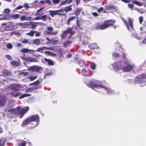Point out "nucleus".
I'll list each match as a JSON object with an SVG mask.
<instances>
[{"label":"nucleus","instance_id":"obj_41","mask_svg":"<svg viewBox=\"0 0 146 146\" xmlns=\"http://www.w3.org/2000/svg\"><path fill=\"white\" fill-rule=\"evenodd\" d=\"M31 96V95L29 94H25L22 95L21 96L19 97V99L23 98L25 97L29 96Z\"/></svg>","mask_w":146,"mask_h":146},{"label":"nucleus","instance_id":"obj_36","mask_svg":"<svg viewBox=\"0 0 146 146\" xmlns=\"http://www.w3.org/2000/svg\"><path fill=\"white\" fill-rule=\"evenodd\" d=\"M40 42V40L38 39H36L33 42V43L36 45H38Z\"/></svg>","mask_w":146,"mask_h":146},{"label":"nucleus","instance_id":"obj_63","mask_svg":"<svg viewBox=\"0 0 146 146\" xmlns=\"http://www.w3.org/2000/svg\"><path fill=\"white\" fill-rule=\"evenodd\" d=\"M45 3H46L49 5L51 4V1L50 0H45Z\"/></svg>","mask_w":146,"mask_h":146},{"label":"nucleus","instance_id":"obj_26","mask_svg":"<svg viewBox=\"0 0 146 146\" xmlns=\"http://www.w3.org/2000/svg\"><path fill=\"white\" fill-rule=\"evenodd\" d=\"M72 5H70L65 7L64 8V10L66 13H67L68 12L71 11L72 10V9L71 7Z\"/></svg>","mask_w":146,"mask_h":146},{"label":"nucleus","instance_id":"obj_39","mask_svg":"<svg viewBox=\"0 0 146 146\" xmlns=\"http://www.w3.org/2000/svg\"><path fill=\"white\" fill-rule=\"evenodd\" d=\"M87 72L86 69L84 68L82 70V74L84 76H88Z\"/></svg>","mask_w":146,"mask_h":146},{"label":"nucleus","instance_id":"obj_22","mask_svg":"<svg viewBox=\"0 0 146 146\" xmlns=\"http://www.w3.org/2000/svg\"><path fill=\"white\" fill-rule=\"evenodd\" d=\"M2 74L3 76H11L12 75L11 72L10 71H8L6 70H4L2 72Z\"/></svg>","mask_w":146,"mask_h":146},{"label":"nucleus","instance_id":"obj_5","mask_svg":"<svg viewBox=\"0 0 146 146\" xmlns=\"http://www.w3.org/2000/svg\"><path fill=\"white\" fill-rule=\"evenodd\" d=\"M115 20L112 19L105 21L103 24L96 26L95 27V29H106L110 26L112 25L115 23Z\"/></svg>","mask_w":146,"mask_h":146},{"label":"nucleus","instance_id":"obj_23","mask_svg":"<svg viewBox=\"0 0 146 146\" xmlns=\"http://www.w3.org/2000/svg\"><path fill=\"white\" fill-rule=\"evenodd\" d=\"M89 48L91 49H98L99 48L96 44H90L89 46Z\"/></svg>","mask_w":146,"mask_h":146},{"label":"nucleus","instance_id":"obj_61","mask_svg":"<svg viewBox=\"0 0 146 146\" xmlns=\"http://www.w3.org/2000/svg\"><path fill=\"white\" fill-rule=\"evenodd\" d=\"M44 9V7H41L40 9H39L37 10L36 11V12L37 13H38L39 12H40L43 10Z\"/></svg>","mask_w":146,"mask_h":146},{"label":"nucleus","instance_id":"obj_9","mask_svg":"<svg viewBox=\"0 0 146 146\" xmlns=\"http://www.w3.org/2000/svg\"><path fill=\"white\" fill-rule=\"evenodd\" d=\"M135 82L139 84L144 83L146 81V74H143L138 76L135 78Z\"/></svg>","mask_w":146,"mask_h":146},{"label":"nucleus","instance_id":"obj_40","mask_svg":"<svg viewBox=\"0 0 146 146\" xmlns=\"http://www.w3.org/2000/svg\"><path fill=\"white\" fill-rule=\"evenodd\" d=\"M6 46L7 48L9 49H11L13 48V45L12 44L9 43H7Z\"/></svg>","mask_w":146,"mask_h":146},{"label":"nucleus","instance_id":"obj_25","mask_svg":"<svg viewBox=\"0 0 146 146\" xmlns=\"http://www.w3.org/2000/svg\"><path fill=\"white\" fill-rule=\"evenodd\" d=\"M20 17V15L18 14H16L12 15H11L10 17L13 19H17L19 18Z\"/></svg>","mask_w":146,"mask_h":146},{"label":"nucleus","instance_id":"obj_48","mask_svg":"<svg viewBox=\"0 0 146 146\" xmlns=\"http://www.w3.org/2000/svg\"><path fill=\"white\" fill-rule=\"evenodd\" d=\"M26 21H34V19L30 16L28 17L26 16Z\"/></svg>","mask_w":146,"mask_h":146},{"label":"nucleus","instance_id":"obj_21","mask_svg":"<svg viewBox=\"0 0 146 146\" xmlns=\"http://www.w3.org/2000/svg\"><path fill=\"white\" fill-rule=\"evenodd\" d=\"M17 26H20L22 28L24 29L26 28L27 25L28 24V22H26L24 23H19L17 24Z\"/></svg>","mask_w":146,"mask_h":146},{"label":"nucleus","instance_id":"obj_37","mask_svg":"<svg viewBox=\"0 0 146 146\" xmlns=\"http://www.w3.org/2000/svg\"><path fill=\"white\" fill-rule=\"evenodd\" d=\"M71 43L72 42L71 41H67L65 42L64 43V47H66L70 45Z\"/></svg>","mask_w":146,"mask_h":146},{"label":"nucleus","instance_id":"obj_8","mask_svg":"<svg viewBox=\"0 0 146 146\" xmlns=\"http://www.w3.org/2000/svg\"><path fill=\"white\" fill-rule=\"evenodd\" d=\"M39 117L37 115H35L29 117V119L31 123V124L34 125V126L38 125L39 123Z\"/></svg>","mask_w":146,"mask_h":146},{"label":"nucleus","instance_id":"obj_11","mask_svg":"<svg viewBox=\"0 0 146 146\" xmlns=\"http://www.w3.org/2000/svg\"><path fill=\"white\" fill-rule=\"evenodd\" d=\"M9 25H8V27H6L4 28V31H9L12 30H15L17 29L18 27L17 24L15 25H13V22H9Z\"/></svg>","mask_w":146,"mask_h":146},{"label":"nucleus","instance_id":"obj_54","mask_svg":"<svg viewBox=\"0 0 146 146\" xmlns=\"http://www.w3.org/2000/svg\"><path fill=\"white\" fill-rule=\"evenodd\" d=\"M28 74L27 72H22L19 73V75H22L23 76H26Z\"/></svg>","mask_w":146,"mask_h":146},{"label":"nucleus","instance_id":"obj_43","mask_svg":"<svg viewBox=\"0 0 146 146\" xmlns=\"http://www.w3.org/2000/svg\"><path fill=\"white\" fill-rule=\"evenodd\" d=\"M20 20L21 21H23L26 20V16L25 15L21 16L19 17Z\"/></svg>","mask_w":146,"mask_h":146},{"label":"nucleus","instance_id":"obj_35","mask_svg":"<svg viewBox=\"0 0 146 146\" xmlns=\"http://www.w3.org/2000/svg\"><path fill=\"white\" fill-rule=\"evenodd\" d=\"M90 68L92 70L96 69V65L94 62H91L90 64Z\"/></svg>","mask_w":146,"mask_h":146},{"label":"nucleus","instance_id":"obj_45","mask_svg":"<svg viewBox=\"0 0 146 146\" xmlns=\"http://www.w3.org/2000/svg\"><path fill=\"white\" fill-rule=\"evenodd\" d=\"M5 57L6 58L10 60H12L13 59L11 56L9 54H6Z\"/></svg>","mask_w":146,"mask_h":146},{"label":"nucleus","instance_id":"obj_27","mask_svg":"<svg viewBox=\"0 0 146 146\" xmlns=\"http://www.w3.org/2000/svg\"><path fill=\"white\" fill-rule=\"evenodd\" d=\"M31 122L30 120L29 119V117L25 120L23 122L22 124V126H25V125H27L30 123Z\"/></svg>","mask_w":146,"mask_h":146},{"label":"nucleus","instance_id":"obj_14","mask_svg":"<svg viewBox=\"0 0 146 146\" xmlns=\"http://www.w3.org/2000/svg\"><path fill=\"white\" fill-rule=\"evenodd\" d=\"M28 69L31 71L38 72L41 69V67L38 66H33L30 67Z\"/></svg>","mask_w":146,"mask_h":146},{"label":"nucleus","instance_id":"obj_34","mask_svg":"<svg viewBox=\"0 0 146 146\" xmlns=\"http://www.w3.org/2000/svg\"><path fill=\"white\" fill-rule=\"evenodd\" d=\"M44 53L47 55L50 56H56V54L51 52L48 51H46L44 52Z\"/></svg>","mask_w":146,"mask_h":146},{"label":"nucleus","instance_id":"obj_30","mask_svg":"<svg viewBox=\"0 0 146 146\" xmlns=\"http://www.w3.org/2000/svg\"><path fill=\"white\" fill-rule=\"evenodd\" d=\"M76 18L75 16L70 17L67 20V25H70V24L71 22L73 21Z\"/></svg>","mask_w":146,"mask_h":146},{"label":"nucleus","instance_id":"obj_38","mask_svg":"<svg viewBox=\"0 0 146 146\" xmlns=\"http://www.w3.org/2000/svg\"><path fill=\"white\" fill-rule=\"evenodd\" d=\"M35 33V31H30V32L27 33L26 35L31 36H34V34Z\"/></svg>","mask_w":146,"mask_h":146},{"label":"nucleus","instance_id":"obj_31","mask_svg":"<svg viewBox=\"0 0 146 146\" xmlns=\"http://www.w3.org/2000/svg\"><path fill=\"white\" fill-rule=\"evenodd\" d=\"M106 9L108 10L114 9V7L113 5L111 4L105 6Z\"/></svg>","mask_w":146,"mask_h":146},{"label":"nucleus","instance_id":"obj_16","mask_svg":"<svg viewBox=\"0 0 146 146\" xmlns=\"http://www.w3.org/2000/svg\"><path fill=\"white\" fill-rule=\"evenodd\" d=\"M43 62H47L48 65H54L53 62L50 60L47 59L46 58H45L42 60Z\"/></svg>","mask_w":146,"mask_h":146},{"label":"nucleus","instance_id":"obj_4","mask_svg":"<svg viewBox=\"0 0 146 146\" xmlns=\"http://www.w3.org/2000/svg\"><path fill=\"white\" fill-rule=\"evenodd\" d=\"M123 56V66L122 70L124 72H129L134 69L136 66L134 64L130 65L129 62L125 57V56L123 52H122Z\"/></svg>","mask_w":146,"mask_h":146},{"label":"nucleus","instance_id":"obj_12","mask_svg":"<svg viewBox=\"0 0 146 146\" xmlns=\"http://www.w3.org/2000/svg\"><path fill=\"white\" fill-rule=\"evenodd\" d=\"M21 86L19 84H15L10 85L9 88L12 90L18 91L21 88Z\"/></svg>","mask_w":146,"mask_h":146},{"label":"nucleus","instance_id":"obj_15","mask_svg":"<svg viewBox=\"0 0 146 146\" xmlns=\"http://www.w3.org/2000/svg\"><path fill=\"white\" fill-rule=\"evenodd\" d=\"M38 23V22H28V24L27 25L26 28H31L32 29L34 28L36 26V24Z\"/></svg>","mask_w":146,"mask_h":146},{"label":"nucleus","instance_id":"obj_53","mask_svg":"<svg viewBox=\"0 0 146 146\" xmlns=\"http://www.w3.org/2000/svg\"><path fill=\"white\" fill-rule=\"evenodd\" d=\"M9 22H8L7 23H2L1 25L2 26V28H3V26H5L6 27H8V25H9L10 23H9Z\"/></svg>","mask_w":146,"mask_h":146},{"label":"nucleus","instance_id":"obj_24","mask_svg":"<svg viewBox=\"0 0 146 146\" xmlns=\"http://www.w3.org/2000/svg\"><path fill=\"white\" fill-rule=\"evenodd\" d=\"M6 102V100L5 98H1V99H0V108L4 106V103Z\"/></svg>","mask_w":146,"mask_h":146},{"label":"nucleus","instance_id":"obj_64","mask_svg":"<svg viewBox=\"0 0 146 146\" xmlns=\"http://www.w3.org/2000/svg\"><path fill=\"white\" fill-rule=\"evenodd\" d=\"M25 54H23L21 56V57L22 58V59L23 60H25V58H25Z\"/></svg>","mask_w":146,"mask_h":146},{"label":"nucleus","instance_id":"obj_57","mask_svg":"<svg viewBox=\"0 0 146 146\" xmlns=\"http://www.w3.org/2000/svg\"><path fill=\"white\" fill-rule=\"evenodd\" d=\"M23 6L21 5H19V6L17 7L15 9L14 11H16L17 10H19V9H21L23 8Z\"/></svg>","mask_w":146,"mask_h":146},{"label":"nucleus","instance_id":"obj_29","mask_svg":"<svg viewBox=\"0 0 146 146\" xmlns=\"http://www.w3.org/2000/svg\"><path fill=\"white\" fill-rule=\"evenodd\" d=\"M10 94L13 96L16 97L19 96L21 94L17 92H11Z\"/></svg>","mask_w":146,"mask_h":146},{"label":"nucleus","instance_id":"obj_6","mask_svg":"<svg viewBox=\"0 0 146 146\" xmlns=\"http://www.w3.org/2000/svg\"><path fill=\"white\" fill-rule=\"evenodd\" d=\"M40 83L39 80H37L35 82L31 83L29 84V86H31L34 85L33 87L28 88L25 90V92L27 93L31 92L33 90L39 88L38 85Z\"/></svg>","mask_w":146,"mask_h":146},{"label":"nucleus","instance_id":"obj_18","mask_svg":"<svg viewBox=\"0 0 146 146\" xmlns=\"http://www.w3.org/2000/svg\"><path fill=\"white\" fill-rule=\"evenodd\" d=\"M25 60L28 62H37L38 60L35 58L30 57H27L25 58Z\"/></svg>","mask_w":146,"mask_h":146},{"label":"nucleus","instance_id":"obj_13","mask_svg":"<svg viewBox=\"0 0 146 146\" xmlns=\"http://www.w3.org/2000/svg\"><path fill=\"white\" fill-rule=\"evenodd\" d=\"M47 31H46V33L48 35H55L57 34V32L55 31H53V28L50 27H48L46 28Z\"/></svg>","mask_w":146,"mask_h":146},{"label":"nucleus","instance_id":"obj_50","mask_svg":"<svg viewBox=\"0 0 146 146\" xmlns=\"http://www.w3.org/2000/svg\"><path fill=\"white\" fill-rule=\"evenodd\" d=\"M140 30L141 31L145 32L146 31V27L145 26H143L140 28Z\"/></svg>","mask_w":146,"mask_h":146},{"label":"nucleus","instance_id":"obj_1","mask_svg":"<svg viewBox=\"0 0 146 146\" xmlns=\"http://www.w3.org/2000/svg\"><path fill=\"white\" fill-rule=\"evenodd\" d=\"M29 110L28 106L22 108L18 106L16 108H12L8 110L7 111V115L11 118L14 117L19 115L22 116L27 113Z\"/></svg>","mask_w":146,"mask_h":146},{"label":"nucleus","instance_id":"obj_3","mask_svg":"<svg viewBox=\"0 0 146 146\" xmlns=\"http://www.w3.org/2000/svg\"><path fill=\"white\" fill-rule=\"evenodd\" d=\"M88 84L90 87L92 88L95 87L97 88H102L105 90L109 94H111L113 93V91L110 89L102 86L100 82L98 81L94 80H91L89 81Z\"/></svg>","mask_w":146,"mask_h":146},{"label":"nucleus","instance_id":"obj_52","mask_svg":"<svg viewBox=\"0 0 146 146\" xmlns=\"http://www.w3.org/2000/svg\"><path fill=\"white\" fill-rule=\"evenodd\" d=\"M128 6L130 8L131 10L133 9L134 5L132 4H128Z\"/></svg>","mask_w":146,"mask_h":146},{"label":"nucleus","instance_id":"obj_17","mask_svg":"<svg viewBox=\"0 0 146 146\" xmlns=\"http://www.w3.org/2000/svg\"><path fill=\"white\" fill-rule=\"evenodd\" d=\"M49 12H50V13L49 14V15L52 17H53L55 15H62V14L61 13H58V11H51L50 10L49 11Z\"/></svg>","mask_w":146,"mask_h":146},{"label":"nucleus","instance_id":"obj_33","mask_svg":"<svg viewBox=\"0 0 146 146\" xmlns=\"http://www.w3.org/2000/svg\"><path fill=\"white\" fill-rule=\"evenodd\" d=\"M6 142V139L5 138L0 139V146H3Z\"/></svg>","mask_w":146,"mask_h":146},{"label":"nucleus","instance_id":"obj_47","mask_svg":"<svg viewBox=\"0 0 146 146\" xmlns=\"http://www.w3.org/2000/svg\"><path fill=\"white\" fill-rule=\"evenodd\" d=\"M60 1V0H52V3L54 4H58Z\"/></svg>","mask_w":146,"mask_h":146},{"label":"nucleus","instance_id":"obj_44","mask_svg":"<svg viewBox=\"0 0 146 146\" xmlns=\"http://www.w3.org/2000/svg\"><path fill=\"white\" fill-rule=\"evenodd\" d=\"M47 16L46 15H44L40 16L41 20H42L43 21H46L47 20Z\"/></svg>","mask_w":146,"mask_h":146},{"label":"nucleus","instance_id":"obj_58","mask_svg":"<svg viewBox=\"0 0 146 146\" xmlns=\"http://www.w3.org/2000/svg\"><path fill=\"white\" fill-rule=\"evenodd\" d=\"M35 31V35L36 36H39L40 35L41 33L40 32H38L36 31Z\"/></svg>","mask_w":146,"mask_h":146},{"label":"nucleus","instance_id":"obj_7","mask_svg":"<svg viewBox=\"0 0 146 146\" xmlns=\"http://www.w3.org/2000/svg\"><path fill=\"white\" fill-rule=\"evenodd\" d=\"M45 46H42L41 48H39L37 49L34 50H33L29 49L27 48H23L21 50V52L23 53H27L30 52V53H33L35 52H39L41 53H43V50L45 49Z\"/></svg>","mask_w":146,"mask_h":146},{"label":"nucleus","instance_id":"obj_10","mask_svg":"<svg viewBox=\"0 0 146 146\" xmlns=\"http://www.w3.org/2000/svg\"><path fill=\"white\" fill-rule=\"evenodd\" d=\"M123 62L121 61H119L113 63V66L114 70L116 71L121 70H122V68L123 66Z\"/></svg>","mask_w":146,"mask_h":146},{"label":"nucleus","instance_id":"obj_19","mask_svg":"<svg viewBox=\"0 0 146 146\" xmlns=\"http://www.w3.org/2000/svg\"><path fill=\"white\" fill-rule=\"evenodd\" d=\"M72 31V29L71 28H69L67 29L65 31H64L62 35L61 36V38H64L66 36V34L67 33H69Z\"/></svg>","mask_w":146,"mask_h":146},{"label":"nucleus","instance_id":"obj_56","mask_svg":"<svg viewBox=\"0 0 146 146\" xmlns=\"http://www.w3.org/2000/svg\"><path fill=\"white\" fill-rule=\"evenodd\" d=\"M68 0H65V1H62L61 3V5H65L66 3H68Z\"/></svg>","mask_w":146,"mask_h":146},{"label":"nucleus","instance_id":"obj_60","mask_svg":"<svg viewBox=\"0 0 146 146\" xmlns=\"http://www.w3.org/2000/svg\"><path fill=\"white\" fill-rule=\"evenodd\" d=\"M34 21L35 20H41L40 16L37 17L35 18H33Z\"/></svg>","mask_w":146,"mask_h":146},{"label":"nucleus","instance_id":"obj_59","mask_svg":"<svg viewBox=\"0 0 146 146\" xmlns=\"http://www.w3.org/2000/svg\"><path fill=\"white\" fill-rule=\"evenodd\" d=\"M139 23L141 24L142 23L143 21V18L142 17H139Z\"/></svg>","mask_w":146,"mask_h":146},{"label":"nucleus","instance_id":"obj_62","mask_svg":"<svg viewBox=\"0 0 146 146\" xmlns=\"http://www.w3.org/2000/svg\"><path fill=\"white\" fill-rule=\"evenodd\" d=\"M22 42L23 43H27L28 42V41L27 39H25L22 40Z\"/></svg>","mask_w":146,"mask_h":146},{"label":"nucleus","instance_id":"obj_46","mask_svg":"<svg viewBox=\"0 0 146 146\" xmlns=\"http://www.w3.org/2000/svg\"><path fill=\"white\" fill-rule=\"evenodd\" d=\"M81 10V9L80 8H78L77 9L76 11V17L77 18H78V14H80V11Z\"/></svg>","mask_w":146,"mask_h":146},{"label":"nucleus","instance_id":"obj_28","mask_svg":"<svg viewBox=\"0 0 146 146\" xmlns=\"http://www.w3.org/2000/svg\"><path fill=\"white\" fill-rule=\"evenodd\" d=\"M131 2L135 4H136L138 6H141L143 4V3H141L140 2H139L137 1L134 0H132Z\"/></svg>","mask_w":146,"mask_h":146},{"label":"nucleus","instance_id":"obj_20","mask_svg":"<svg viewBox=\"0 0 146 146\" xmlns=\"http://www.w3.org/2000/svg\"><path fill=\"white\" fill-rule=\"evenodd\" d=\"M36 78V76H31L29 77H27L24 80V81L27 82H29L30 81H32L34 80Z\"/></svg>","mask_w":146,"mask_h":146},{"label":"nucleus","instance_id":"obj_49","mask_svg":"<svg viewBox=\"0 0 146 146\" xmlns=\"http://www.w3.org/2000/svg\"><path fill=\"white\" fill-rule=\"evenodd\" d=\"M26 144V141H23L19 144V146H25Z\"/></svg>","mask_w":146,"mask_h":146},{"label":"nucleus","instance_id":"obj_51","mask_svg":"<svg viewBox=\"0 0 146 146\" xmlns=\"http://www.w3.org/2000/svg\"><path fill=\"white\" fill-rule=\"evenodd\" d=\"M4 11L5 13H9L10 12V10L9 8L5 9H4Z\"/></svg>","mask_w":146,"mask_h":146},{"label":"nucleus","instance_id":"obj_55","mask_svg":"<svg viewBox=\"0 0 146 146\" xmlns=\"http://www.w3.org/2000/svg\"><path fill=\"white\" fill-rule=\"evenodd\" d=\"M112 56H113L116 58H117L119 56V55L118 53L115 52L113 53Z\"/></svg>","mask_w":146,"mask_h":146},{"label":"nucleus","instance_id":"obj_32","mask_svg":"<svg viewBox=\"0 0 146 146\" xmlns=\"http://www.w3.org/2000/svg\"><path fill=\"white\" fill-rule=\"evenodd\" d=\"M10 64L14 66H18L20 65L19 62L15 61H11Z\"/></svg>","mask_w":146,"mask_h":146},{"label":"nucleus","instance_id":"obj_2","mask_svg":"<svg viewBox=\"0 0 146 146\" xmlns=\"http://www.w3.org/2000/svg\"><path fill=\"white\" fill-rule=\"evenodd\" d=\"M121 19L123 21L126 27L128 30L130 31H131V32H133L132 34V37L136 38L138 40H139L140 38V36H138V34L133 29V23L132 19L131 18H129L128 19L129 23L126 21L122 17H121Z\"/></svg>","mask_w":146,"mask_h":146},{"label":"nucleus","instance_id":"obj_42","mask_svg":"<svg viewBox=\"0 0 146 146\" xmlns=\"http://www.w3.org/2000/svg\"><path fill=\"white\" fill-rule=\"evenodd\" d=\"M10 19V17L8 16H3L1 18V21L2 20H9Z\"/></svg>","mask_w":146,"mask_h":146}]
</instances>
